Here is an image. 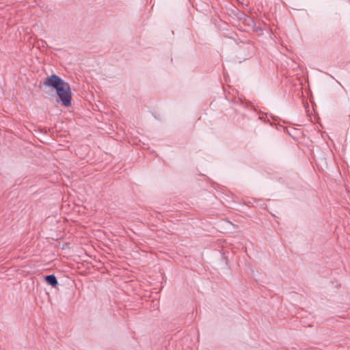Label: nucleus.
<instances>
[{
    "label": "nucleus",
    "mask_w": 350,
    "mask_h": 350,
    "mask_svg": "<svg viewBox=\"0 0 350 350\" xmlns=\"http://www.w3.org/2000/svg\"><path fill=\"white\" fill-rule=\"evenodd\" d=\"M44 85L53 88L56 90L64 106L68 107L70 105L71 91L68 83L65 82L58 76L53 75L45 79Z\"/></svg>",
    "instance_id": "f257e3e1"
},
{
    "label": "nucleus",
    "mask_w": 350,
    "mask_h": 350,
    "mask_svg": "<svg viewBox=\"0 0 350 350\" xmlns=\"http://www.w3.org/2000/svg\"><path fill=\"white\" fill-rule=\"evenodd\" d=\"M45 281L52 286L55 287L57 285V280L55 275H50L45 277Z\"/></svg>",
    "instance_id": "f03ea898"
}]
</instances>
